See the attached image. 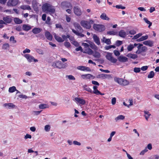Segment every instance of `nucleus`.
I'll return each mask as SVG.
<instances>
[{"mask_svg":"<svg viewBox=\"0 0 159 159\" xmlns=\"http://www.w3.org/2000/svg\"><path fill=\"white\" fill-rule=\"evenodd\" d=\"M42 8L43 12L46 13L48 12L54 14L55 11L54 7L48 3L43 4L42 7Z\"/></svg>","mask_w":159,"mask_h":159,"instance_id":"nucleus-1","label":"nucleus"},{"mask_svg":"<svg viewBox=\"0 0 159 159\" xmlns=\"http://www.w3.org/2000/svg\"><path fill=\"white\" fill-rule=\"evenodd\" d=\"M114 80L115 82L123 86L128 85L129 83L128 80L121 78L116 77L114 78Z\"/></svg>","mask_w":159,"mask_h":159,"instance_id":"nucleus-2","label":"nucleus"},{"mask_svg":"<svg viewBox=\"0 0 159 159\" xmlns=\"http://www.w3.org/2000/svg\"><path fill=\"white\" fill-rule=\"evenodd\" d=\"M93 28L95 30L100 32L104 31L105 29L104 25L96 24H94Z\"/></svg>","mask_w":159,"mask_h":159,"instance_id":"nucleus-3","label":"nucleus"},{"mask_svg":"<svg viewBox=\"0 0 159 159\" xmlns=\"http://www.w3.org/2000/svg\"><path fill=\"white\" fill-rule=\"evenodd\" d=\"M77 29L78 31L73 29H72V32L76 35L82 37H84L85 35L84 34H82L83 32V30L82 27L80 26V28H78Z\"/></svg>","mask_w":159,"mask_h":159,"instance_id":"nucleus-4","label":"nucleus"},{"mask_svg":"<svg viewBox=\"0 0 159 159\" xmlns=\"http://www.w3.org/2000/svg\"><path fill=\"white\" fill-rule=\"evenodd\" d=\"M112 53L107 52V54L106 56V58L107 60L113 63H115L117 61V59L113 57L112 56Z\"/></svg>","mask_w":159,"mask_h":159,"instance_id":"nucleus-5","label":"nucleus"},{"mask_svg":"<svg viewBox=\"0 0 159 159\" xmlns=\"http://www.w3.org/2000/svg\"><path fill=\"white\" fill-rule=\"evenodd\" d=\"M24 56L27 59V61L29 62H31L32 61H34L35 62L38 61L37 59H35L32 56L29 54H25L24 55Z\"/></svg>","mask_w":159,"mask_h":159,"instance_id":"nucleus-6","label":"nucleus"},{"mask_svg":"<svg viewBox=\"0 0 159 159\" xmlns=\"http://www.w3.org/2000/svg\"><path fill=\"white\" fill-rule=\"evenodd\" d=\"M80 25L84 28L86 29H90L91 27V25H89L88 21H87L83 20L80 22Z\"/></svg>","mask_w":159,"mask_h":159,"instance_id":"nucleus-7","label":"nucleus"},{"mask_svg":"<svg viewBox=\"0 0 159 159\" xmlns=\"http://www.w3.org/2000/svg\"><path fill=\"white\" fill-rule=\"evenodd\" d=\"M75 14L77 16H80L82 14L80 8L78 6H75L73 8Z\"/></svg>","mask_w":159,"mask_h":159,"instance_id":"nucleus-8","label":"nucleus"},{"mask_svg":"<svg viewBox=\"0 0 159 159\" xmlns=\"http://www.w3.org/2000/svg\"><path fill=\"white\" fill-rule=\"evenodd\" d=\"M18 2V0H9L7 3L8 6H15L16 5Z\"/></svg>","mask_w":159,"mask_h":159,"instance_id":"nucleus-9","label":"nucleus"},{"mask_svg":"<svg viewBox=\"0 0 159 159\" xmlns=\"http://www.w3.org/2000/svg\"><path fill=\"white\" fill-rule=\"evenodd\" d=\"M57 68L59 69L64 68L67 66L66 63H62L61 61H57Z\"/></svg>","mask_w":159,"mask_h":159,"instance_id":"nucleus-10","label":"nucleus"},{"mask_svg":"<svg viewBox=\"0 0 159 159\" xmlns=\"http://www.w3.org/2000/svg\"><path fill=\"white\" fill-rule=\"evenodd\" d=\"M61 6L63 8H69L70 7H72L71 4L67 1L62 2L61 3Z\"/></svg>","mask_w":159,"mask_h":159,"instance_id":"nucleus-11","label":"nucleus"},{"mask_svg":"<svg viewBox=\"0 0 159 159\" xmlns=\"http://www.w3.org/2000/svg\"><path fill=\"white\" fill-rule=\"evenodd\" d=\"M4 106L9 109L16 108L17 107L12 103H5Z\"/></svg>","mask_w":159,"mask_h":159,"instance_id":"nucleus-12","label":"nucleus"},{"mask_svg":"<svg viewBox=\"0 0 159 159\" xmlns=\"http://www.w3.org/2000/svg\"><path fill=\"white\" fill-rule=\"evenodd\" d=\"M119 61L121 62H125L128 61V58L125 57L121 55L118 58Z\"/></svg>","mask_w":159,"mask_h":159,"instance_id":"nucleus-13","label":"nucleus"},{"mask_svg":"<svg viewBox=\"0 0 159 159\" xmlns=\"http://www.w3.org/2000/svg\"><path fill=\"white\" fill-rule=\"evenodd\" d=\"M93 38L94 42L98 45H99L100 44V39L95 34H94L93 36Z\"/></svg>","mask_w":159,"mask_h":159,"instance_id":"nucleus-14","label":"nucleus"},{"mask_svg":"<svg viewBox=\"0 0 159 159\" xmlns=\"http://www.w3.org/2000/svg\"><path fill=\"white\" fill-rule=\"evenodd\" d=\"M75 100L78 103H79L83 105H84L85 103L86 102L84 100L79 98H75Z\"/></svg>","mask_w":159,"mask_h":159,"instance_id":"nucleus-15","label":"nucleus"},{"mask_svg":"<svg viewBox=\"0 0 159 159\" xmlns=\"http://www.w3.org/2000/svg\"><path fill=\"white\" fill-rule=\"evenodd\" d=\"M143 43L144 45L151 47L153 46V42L152 41L148 40L143 41Z\"/></svg>","mask_w":159,"mask_h":159,"instance_id":"nucleus-16","label":"nucleus"},{"mask_svg":"<svg viewBox=\"0 0 159 159\" xmlns=\"http://www.w3.org/2000/svg\"><path fill=\"white\" fill-rule=\"evenodd\" d=\"M45 35L47 39L50 41H51L52 39V35L48 31L45 32Z\"/></svg>","mask_w":159,"mask_h":159,"instance_id":"nucleus-17","label":"nucleus"},{"mask_svg":"<svg viewBox=\"0 0 159 159\" xmlns=\"http://www.w3.org/2000/svg\"><path fill=\"white\" fill-rule=\"evenodd\" d=\"M42 30L41 28H35L32 30V32L34 34H37L39 33Z\"/></svg>","mask_w":159,"mask_h":159,"instance_id":"nucleus-18","label":"nucleus"},{"mask_svg":"<svg viewBox=\"0 0 159 159\" xmlns=\"http://www.w3.org/2000/svg\"><path fill=\"white\" fill-rule=\"evenodd\" d=\"M53 35L55 39L58 42L61 43L64 41V40L59 36L57 35L56 34L54 33Z\"/></svg>","mask_w":159,"mask_h":159,"instance_id":"nucleus-19","label":"nucleus"},{"mask_svg":"<svg viewBox=\"0 0 159 159\" xmlns=\"http://www.w3.org/2000/svg\"><path fill=\"white\" fill-rule=\"evenodd\" d=\"M22 29L24 30L28 31L31 29V27L28 24H24L22 26Z\"/></svg>","mask_w":159,"mask_h":159,"instance_id":"nucleus-20","label":"nucleus"},{"mask_svg":"<svg viewBox=\"0 0 159 159\" xmlns=\"http://www.w3.org/2000/svg\"><path fill=\"white\" fill-rule=\"evenodd\" d=\"M118 35L123 38H125L126 36V33L124 30H120L119 32Z\"/></svg>","mask_w":159,"mask_h":159,"instance_id":"nucleus-21","label":"nucleus"},{"mask_svg":"<svg viewBox=\"0 0 159 159\" xmlns=\"http://www.w3.org/2000/svg\"><path fill=\"white\" fill-rule=\"evenodd\" d=\"M126 56L129 58L134 59L137 58L138 57L137 55L136 54H132L131 53L128 54Z\"/></svg>","mask_w":159,"mask_h":159,"instance_id":"nucleus-22","label":"nucleus"},{"mask_svg":"<svg viewBox=\"0 0 159 159\" xmlns=\"http://www.w3.org/2000/svg\"><path fill=\"white\" fill-rule=\"evenodd\" d=\"M3 20L6 23H10L12 21V19L9 17L8 16L3 17Z\"/></svg>","mask_w":159,"mask_h":159,"instance_id":"nucleus-23","label":"nucleus"},{"mask_svg":"<svg viewBox=\"0 0 159 159\" xmlns=\"http://www.w3.org/2000/svg\"><path fill=\"white\" fill-rule=\"evenodd\" d=\"M20 8L21 9L24 10H31V9L30 6L27 5H21L20 6Z\"/></svg>","mask_w":159,"mask_h":159,"instance_id":"nucleus-24","label":"nucleus"},{"mask_svg":"<svg viewBox=\"0 0 159 159\" xmlns=\"http://www.w3.org/2000/svg\"><path fill=\"white\" fill-rule=\"evenodd\" d=\"M100 18L103 20H110L109 18L107 16L106 14L104 13H103L101 14L100 16Z\"/></svg>","mask_w":159,"mask_h":159,"instance_id":"nucleus-25","label":"nucleus"},{"mask_svg":"<svg viewBox=\"0 0 159 159\" xmlns=\"http://www.w3.org/2000/svg\"><path fill=\"white\" fill-rule=\"evenodd\" d=\"M148 38V36L146 35L142 36L140 38L137 39V41L138 42H140L147 39Z\"/></svg>","mask_w":159,"mask_h":159,"instance_id":"nucleus-26","label":"nucleus"},{"mask_svg":"<svg viewBox=\"0 0 159 159\" xmlns=\"http://www.w3.org/2000/svg\"><path fill=\"white\" fill-rule=\"evenodd\" d=\"M125 116L122 115H120L115 118V120L117 121L119 120H123L125 119Z\"/></svg>","mask_w":159,"mask_h":159,"instance_id":"nucleus-27","label":"nucleus"},{"mask_svg":"<svg viewBox=\"0 0 159 159\" xmlns=\"http://www.w3.org/2000/svg\"><path fill=\"white\" fill-rule=\"evenodd\" d=\"M14 21L15 23L16 24H20L22 23V20L18 18H15L14 19Z\"/></svg>","mask_w":159,"mask_h":159,"instance_id":"nucleus-28","label":"nucleus"},{"mask_svg":"<svg viewBox=\"0 0 159 159\" xmlns=\"http://www.w3.org/2000/svg\"><path fill=\"white\" fill-rule=\"evenodd\" d=\"M83 88L86 91H87L91 93H93L92 90L89 87H88L87 85L85 84L83 86Z\"/></svg>","mask_w":159,"mask_h":159,"instance_id":"nucleus-29","label":"nucleus"},{"mask_svg":"<svg viewBox=\"0 0 159 159\" xmlns=\"http://www.w3.org/2000/svg\"><path fill=\"white\" fill-rule=\"evenodd\" d=\"M10 48V45L8 43H5L2 46V49L4 50L9 49Z\"/></svg>","mask_w":159,"mask_h":159,"instance_id":"nucleus-30","label":"nucleus"},{"mask_svg":"<svg viewBox=\"0 0 159 159\" xmlns=\"http://www.w3.org/2000/svg\"><path fill=\"white\" fill-rule=\"evenodd\" d=\"M143 20L147 24H148V27L150 28V27L152 25V23L148 20L147 18H143Z\"/></svg>","mask_w":159,"mask_h":159,"instance_id":"nucleus-31","label":"nucleus"},{"mask_svg":"<svg viewBox=\"0 0 159 159\" xmlns=\"http://www.w3.org/2000/svg\"><path fill=\"white\" fill-rule=\"evenodd\" d=\"M89 43L90 46L92 49L94 50H97V47L94 43L91 42L90 43Z\"/></svg>","mask_w":159,"mask_h":159,"instance_id":"nucleus-32","label":"nucleus"},{"mask_svg":"<svg viewBox=\"0 0 159 159\" xmlns=\"http://www.w3.org/2000/svg\"><path fill=\"white\" fill-rule=\"evenodd\" d=\"M48 107V105L45 104H41L39 105V107L41 109H44Z\"/></svg>","mask_w":159,"mask_h":159,"instance_id":"nucleus-33","label":"nucleus"},{"mask_svg":"<svg viewBox=\"0 0 159 159\" xmlns=\"http://www.w3.org/2000/svg\"><path fill=\"white\" fill-rule=\"evenodd\" d=\"M16 90V87L13 86L9 88L8 91L10 93H11L14 92Z\"/></svg>","mask_w":159,"mask_h":159,"instance_id":"nucleus-34","label":"nucleus"},{"mask_svg":"<svg viewBox=\"0 0 159 159\" xmlns=\"http://www.w3.org/2000/svg\"><path fill=\"white\" fill-rule=\"evenodd\" d=\"M107 34L110 35H116L117 32L114 31H110L107 32Z\"/></svg>","mask_w":159,"mask_h":159,"instance_id":"nucleus-35","label":"nucleus"},{"mask_svg":"<svg viewBox=\"0 0 159 159\" xmlns=\"http://www.w3.org/2000/svg\"><path fill=\"white\" fill-rule=\"evenodd\" d=\"M154 73L153 71H150L149 74L148 75V78H153L154 76Z\"/></svg>","mask_w":159,"mask_h":159,"instance_id":"nucleus-36","label":"nucleus"},{"mask_svg":"<svg viewBox=\"0 0 159 159\" xmlns=\"http://www.w3.org/2000/svg\"><path fill=\"white\" fill-rule=\"evenodd\" d=\"M134 47L133 46L132 44H130L129 45L127 48V49L129 52H130L132 51L134 48Z\"/></svg>","mask_w":159,"mask_h":159,"instance_id":"nucleus-37","label":"nucleus"},{"mask_svg":"<svg viewBox=\"0 0 159 159\" xmlns=\"http://www.w3.org/2000/svg\"><path fill=\"white\" fill-rule=\"evenodd\" d=\"M36 36L37 38H39L40 39H42L43 40L44 39H45L44 35L43 34H39L38 35H36Z\"/></svg>","mask_w":159,"mask_h":159,"instance_id":"nucleus-38","label":"nucleus"},{"mask_svg":"<svg viewBox=\"0 0 159 159\" xmlns=\"http://www.w3.org/2000/svg\"><path fill=\"white\" fill-rule=\"evenodd\" d=\"M93 56L95 57L99 58L100 57V54L99 52L95 51Z\"/></svg>","mask_w":159,"mask_h":159,"instance_id":"nucleus-39","label":"nucleus"},{"mask_svg":"<svg viewBox=\"0 0 159 159\" xmlns=\"http://www.w3.org/2000/svg\"><path fill=\"white\" fill-rule=\"evenodd\" d=\"M36 51V52L39 54L42 55H43L44 54V52L41 49H37Z\"/></svg>","mask_w":159,"mask_h":159,"instance_id":"nucleus-40","label":"nucleus"},{"mask_svg":"<svg viewBox=\"0 0 159 159\" xmlns=\"http://www.w3.org/2000/svg\"><path fill=\"white\" fill-rule=\"evenodd\" d=\"M87 54L89 55H92L93 53V51L90 48H89L87 50Z\"/></svg>","mask_w":159,"mask_h":159,"instance_id":"nucleus-41","label":"nucleus"},{"mask_svg":"<svg viewBox=\"0 0 159 159\" xmlns=\"http://www.w3.org/2000/svg\"><path fill=\"white\" fill-rule=\"evenodd\" d=\"M143 46V44L141 43H139L138 45L137 46V48L138 49V50L136 52V53L139 52V53L140 49L141 48V47Z\"/></svg>","mask_w":159,"mask_h":159,"instance_id":"nucleus-42","label":"nucleus"},{"mask_svg":"<svg viewBox=\"0 0 159 159\" xmlns=\"http://www.w3.org/2000/svg\"><path fill=\"white\" fill-rule=\"evenodd\" d=\"M117 8V9H124L125 8V7L124 6H123L121 5H117L115 6H114L113 7H115Z\"/></svg>","mask_w":159,"mask_h":159,"instance_id":"nucleus-43","label":"nucleus"},{"mask_svg":"<svg viewBox=\"0 0 159 159\" xmlns=\"http://www.w3.org/2000/svg\"><path fill=\"white\" fill-rule=\"evenodd\" d=\"M85 66H79L77 67V68L78 70L84 71H85Z\"/></svg>","mask_w":159,"mask_h":159,"instance_id":"nucleus-44","label":"nucleus"},{"mask_svg":"<svg viewBox=\"0 0 159 159\" xmlns=\"http://www.w3.org/2000/svg\"><path fill=\"white\" fill-rule=\"evenodd\" d=\"M110 76L111 75H110L105 74H102L101 77H102V78L104 79L105 78L109 77L111 76Z\"/></svg>","mask_w":159,"mask_h":159,"instance_id":"nucleus-45","label":"nucleus"},{"mask_svg":"<svg viewBox=\"0 0 159 159\" xmlns=\"http://www.w3.org/2000/svg\"><path fill=\"white\" fill-rule=\"evenodd\" d=\"M148 151V150L146 147L144 149L142 150L140 153V155H143L144 154Z\"/></svg>","mask_w":159,"mask_h":159,"instance_id":"nucleus-46","label":"nucleus"},{"mask_svg":"<svg viewBox=\"0 0 159 159\" xmlns=\"http://www.w3.org/2000/svg\"><path fill=\"white\" fill-rule=\"evenodd\" d=\"M142 35V34L141 33H139L136 35H135L134 36L133 38L134 39H137L139 38Z\"/></svg>","mask_w":159,"mask_h":159,"instance_id":"nucleus-47","label":"nucleus"},{"mask_svg":"<svg viewBox=\"0 0 159 159\" xmlns=\"http://www.w3.org/2000/svg\"><path fill=\"white\" fill-rule=\"evenodd\" d=\"M123 43L122 41L120 40H117L116 42V45L117 47L121 45Z\"/></svg>","mask_w":159,"mask_h":159,"instance_id":"nucleus-48","label":"nucleus"},{"mask_svg":"<svg viewBox=\"0 0 159 159\" xmlns=\"http://www.w3.org/2000/svg\"><path fill=\"white\" fill-rule=\"evenodd\" d=\"M66 77H68V78L70 80H75V77L71 75H66Z\"/></svg>","mask_w":159,"mask_h":159,"instance_id":"nucleus-49","label":"nucleus"},{"mask_svg":"<svg viewBox=\"0 0 159 159\" xmlns=\"http://www.w3.org/2000/svg\"><path fill=\"white\" fill-rule=\"evenodd\" d=\"M50 126L49 125H46L45 126L44 129L46 131H48L50 130Z\"/></svg>","mask_w":159,"mask_h":159,"instance_id":"nucleus-50","label":"nucleus"},{"mask_svg":"<svg viewBox=\"0 0 159 159\" xmlns=\"http://www.w3.org/2000/svg\"><path fill=\"white\" fill-rule=\"evenodd\" d=\"M64 45L65 47L67 48H69L70 46V43L69 42H67V41L64 43Z\"/></svg>","mask_w":159,"mask_h":159,"instance_id":"nucleus-51","label":"nucleus"},{"mask_svg":"<svg viewBox=\"0 0 159 159\" xmlns=\"http://www.w3.org/2000/svg\"><path fill=\"white\" fill-rule=\"evenodd\" d=\"M134 71L135 73H139L140 71V68L135 67L134 69Z\"/></svg>","mask_w":159,"mask_h":159,"instance_id":"nucleus-52","label":"nucleus"},{"mask_svg":"<svg viewBox=\"0 0 159 159\" xmlns=\"http://www.w3.org/2000/svg\"><path fill=\"white\" fill-rule=\"evenodd\" d=\"M10 40L11 41H12L13 43H16V40H15L14 37L13 36H11L10 39Z\"/></svg>","mask_w":159,"mask_h":159,"instance_id":"nucleus-53","label":"nucleus"},{"mask_svg":"<svg viewBox=\"0 0 159 159\" xmlns=\"http://www.w3.org/2000/svg\"><path fill=\"white\" fill-rule=\"evenodd\" d=\"M104 43L107 44H109L111 43V41L110 39H106L104 41Z\"/></svg>","mask_w":159,"mask_h":159,"instance_id":"nucleus-54","label":"nucleus"},{"mask_svg":"<svg viewBox=\"0 0 159 159\" xmlns=\"http://www.w3.org/2000/svg\"><path fill=\"white\" fill-rule=\"evenodd\" d=\"M114 54L116 56H118L120 55V53L117 50H115L114 51Z\"/></svg>","mask_w":159,"mask_h":159,"instance_id":"nucleus-55","label":"nucleus"},{"mask_svg":"<svg viewBox=\"0 0 159 159\" xmlns=\"http://www.w3.org/2000/svg\"><path fill=\"white\" fill-rule=\"evenodd\" d=\"M32 138V136L30 134H27L25 136L24 138L26 139H31Z\"/></svg>","mask_w":159,"mask_h":159,"instance_id":"nucleus-56","label":"nucleus"},{"mask_svg":"<svg viewBox=\"0 0 159 159\" xmlns=\"http://www.w3.org/2000/svg\"><path fill=\"white\" fill-rule=\"evenodd\" d=\"M18 96L20 98H22L26 99L28 98V97L26 95H24L23 94L19 95Z\"/></svg>","mask_w":159,"mask_h":159,"instance_id":"nucleus-57","label":"nucleus"},{"mask_svg":"<svg viewBox=\"0 0 159 159\" xmlns=\"http://www.w3.org/2000/svg\"><path fill=\"white\" fill-rule=\"evenodd\" d=\"M74 25L76 29L80 28V24L77 23H74Z\"/></svg>","mask_w":159,"mask_h":159,"instance_id":"nucleus-58","label":"nucleus"},{"mask_svg":"<svg viewBox=\"0 0 159 159\" xmlns=\"http://www.w3.org/2000/svg\"><path fill=\"white\" fill-rule=\"evenodd\" d=\"M75 50L76 51H80L81 52L83 51V49L81 46H80L78 48H76Z\"/></svg>","mask_w":159,"mask_h":159,"instance_id":"nucleus-59","label":"nucleus"},{"mask_svg":"<svg viewBox=\"0 0 159 159\" xmlns=\"http://www.w3.org/2000/svg\"><path fill=\"white\" fill-rule=\"evenodd\" d=\"M141 48H142V51L143 52H146L148 50L147 48L145 46H143H143L141 47Z\"/></svg>","mask_w":159,"mask_h":159,"instance_id":"nucleus-60","label":"nucleus"},{"mask_svg":"<svg viewBox=\"0 0 159 159\" xmlns=\"http://www.w3.org/2000/svg\"><path fill=\"white\" fill-rule=\"evenodd\" d=\"M51 20L50 17L49 16H48L47 17V20L46 21V23L50 25V21Z\"/></svg>","mask_w":159,"mask_h":159,"instance_id":"nucleus-61","label":"nucleus"},{"mask_svg":"<svg viewBox=\"0 0 159 159\" xmlns=\"http://www.w3.org/2000/svg\"><path fill=\"white\" fill-rule=\"evenodd\" d=\"M148 67V66H143L141 68V69L143 71H145L147 70Z\"/></svg>","mask_w":159,"mask_h":159,"instance_id":"nucleus-62","label":"nucleus"},{"mask_svg":"<svg viewBox=\"0 0 159 159\" xmlns=\"http://www.w3.org/2000/svg\"><path fill=\"white\" fill-rule=\"evenodd\" d=\"M129 33L131 34L134 35L136 33V32L135 30H132L129 31Z\"/></svg>","mask_w":159,"mask_h":159,"instance_id":"nucleus-63","label":"nucleus"},{"mask_svg":"<svg viewBox=\"0 0 159 159\" xmlns=\"http://www.w3.org/2000/svg\"><path fill=\"white\" fill-rule=\"evenodd\" d=\"M116 99L115 98H113L111 99V103L112 105H115L116 103Z\"/></svg>","mask_w":159,"mask_h":159,"instance_id":"nucleus-64","label":"nucleus"}]
</instances>
